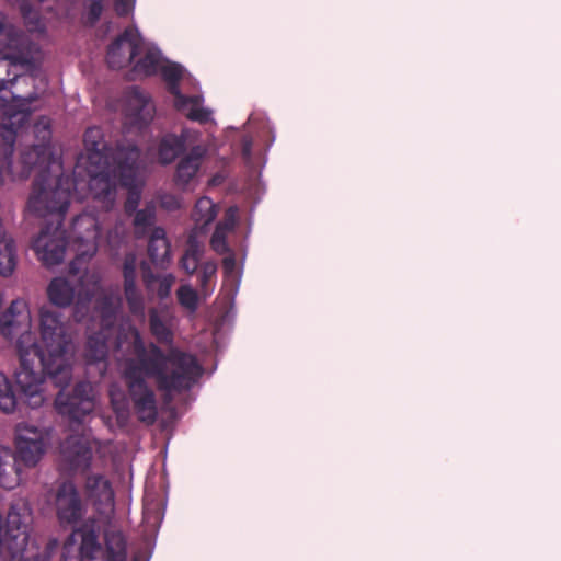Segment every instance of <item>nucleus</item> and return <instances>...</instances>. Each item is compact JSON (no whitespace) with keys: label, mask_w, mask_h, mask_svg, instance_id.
<instances>
[{"label":"nucleus","mask_w":561,"mask_h":561,"mask_svg":"<svg viewBox=\"0 0 561 561\" xmlns=\"http://www.w3.org/2000/svg\"><path fill=\"white\" fill-rule=\"evenodd\" d=\"M101 218L84 213L78 216L71 226L68 239L76 253L70 270L66 276L53 278L47 287L49 301L59 307L73 306L75 316L80 319L89 309L92 299L96 297L95 309L101 318L102 331L88 337L85 358L89 375L94 368L100 376L106 371L105 358L108 346L106 340L116 332L115 345L122 356L121 368L129 387L130 394L139 419L153 422L157 415L154 396L145 383V379L153 377L159 387L165 391H182L188 389L202 374L201 366L192 355L171 348L164 356L153 345L146 348L138 332L130 325L118 330L111 328L112 317L121 307V299L112 293L102 291L100 276L94 270L84 266L98 249Z\"/></svg>","instance_id":"f257e3e1"},{"label":"nucleus","mask_w":561,"mask_h":561,"mask_svg":"<svg viewBox=\"0 0 561 561\" xmlns=\"http://www.w3.org/2000/svg\"><path fill=\"white\" fill-rule=\"evenodd\" d=\"M20 366L14 379L20 399L30 408L42 407L48 396L45 376L61 391L56 409L61 415L81 421L94 409L95 392L91 382L78 383L72 392L64 388L72 379L76 347L57 311L48 307L39 310V337L25 332L16 339Z\"/></svg>","instance_id":"f03ea898"},{"label":"nucleus","mask_w":561,"mask_h":561,"mask_svg":"<svg viewBox=\"0 0 561 561\" xmlns=\"http://www.w3.org/2000/svg\"><path fill=\"white\" fill-rule=\"evenodd\" d=\"M39 59V49L19 34L14 26L0 14V99L3 102H9L12 94L8 91V85L12 84L13 79L20 77L15 71L16 67L32 66ZM35 98L36 94H31L27 98L12 94V104L4 111L7 118L0 126V140L3 142L4 154L11 152L16 131L26 119L24 102Z\"/></svg>","instance_id":"7ed1b4c3"},{"label":"nucleus","mask_w":561,"mask_h":561,"mask_svg":"<svg viewBox=\"0 0 561 561\" xmlns=\"http://www.w3.org/2000/svg\"><path fill=\"white\" fill-rule=\"evenodd\" d=\"M42 160H35L32 164H22L20 176H27L31 170L37 172L33 188L27 202V211L38 217L48 214H62L66 211L72 198V188L76 187L78 195L87 187L89 179L77 185L80 178L76 174L72 181L65 174V169L58 157H51L45 148L41 151Z\"/></svg>","instance_id":"20e7f679"},{"label":"nucleus","mask_w":561,"mask_h":561,"mask_svg":"<svg viewBox=\"0 0 561 561\" xmlns=\"http://www.w3.org/2000/svg\"><path fill=\"white\" fill-rule=\"evenodd\" d=\"M129 147L136 148L128 144L119 146L115 151H110L103 141L101 129L96 127L88 129L84 135V153L78 158L73 169V173L80 178L77 185L84 183L88 178L89 190L105 208H108L114 201L115 181L108 179V171L117 168L114 157L118 149Z\"/></svg>","instance_id":"39448f33"},{"label":"nucleus","mask_w":561,"mask_h":561,"mask_svg":"<svg viewBox=\"0 0 561 561\" xmlns=\"http://www.w3.org/2000/svg\"><path fill=\"white\" fill-rule=\"evenodd\" d=\"M135 57L129 67L133 78H144L161 73L174 96L173 103L175 108L191 119L208 121L210 112L202 106L201 98L198 95L186 96L176 85L179 81L185 80V71L180 65L163 59L160 50L144 37L141 48Z\"/></svg>","instance_id":"423d86ee"},{"label":"nucleus","mask_w":561,"mask_h":561,"mask_svg":"<svg viewBox=\"0 0 561 561\" xmlns=\"http://www.w3.org/2000/svg\"><path fill=\"white\" fill-rule=\"evenodd\" d=\"M2 523L0 515V561H45L33 546H28L31 511L25 500L11 504L4 534Z\"/></svg>","instance_id":"0eeeda50"},{"label":"nucleus","mask_w":561,"mask_h":561,"mask_svg":"<svg viewBox=\"0 0 561 561\" xmlns=\"http://www.w3.org/2000/svg\"><path fill=\"white\" fill-rule=\"evenodd\" d=\"M114 161L115 163H117V168L113 169L111 172L108 171V179L111 181H115L113 202H115L116 198V185L118 182L125 186H130L131 190L126 202V210L133 211L136 209L139 203V193L137 191L141 169L139 151L137 150V148L133 147H129L127 149L121 148L114 157ZM89 194L94 203V207H99L104 211L111 209L114 205V203H112V205L108 208H105L102 206V203L100 201L94 198L90 190Z\"/></svg>","instance_id":"6e6552de"},{"label":"nucleus","mask_w":561,"mask_h":561,"mask_svg":"<svg viewBox=\"0 0 561 561\" xmlns=\"http://www.w3.org/2000/svg\"><path fill=\"white\" fill-rule=\"evenodd\" d=\"M50 444V434L45 428L31 424H20L16 427L15 446L21 461L33 467L42 459Z\"/></svg>","instance_id":"1a4fd4ad"},{"label":"nucleus","mask_w":561,"mask_h":561,"mask_svg":"<svg viewBox=\"0 0 561 561\" xmlns=\"http://www.w3.org/2000/svg\"><path fill=\"white\" fill-rule=\"evenodd\" d=\"M124 126L129 129H141L149 125L156 113L150 95L138 89L128 90L122 101Z\"/></svg>","instance_id":"9d476101"},{"label":"nucleus","mask_w":561,"mask_h":561,"mask_svg":"<svg viewBox=\"0 0 561 561\" xmlns=\"http://www.w3.org/2000/svg\"><path fill=\"white\" fill-rule=\"evenodd\" d=\"M33 249L45 265L59 264L66 252V232L59 222L45 226L33 241Z\"/></svg>","instance_id":"9b49d317"},{"label":"nucleus","mask_w":561,"mask_h":561,"mask_svg":"<svg viewBox=\"0 0 561 561\" xmlns=\"http://www.w3.org/2000/svg\"><path fill=\"white\" fill-rule=\"evenodd\" d=\"M142 36L135 27H128L108 46L106 62L112 69L130 67L135 56L141 48Z\"/></svg>","instance_id":"f8f14e48"},{"label":"nucleus","mask_w":561,"mask_h":561,"mask_svg":"<svg viewBox=\"0 0 561 561\" xmlns=\"http://www.w3.org/2000/svg\"><path fill=\"white\" fill-rule=\"evenodd\" d=\"M95 448L96 442L90 435H71L61 445V462L69 470H84Z\"/></svg>","instance_id":"ddd939ff"},{"label":"nucleus","mask_w":561,"mask_h":561,"mask_svg":"<svg viewBox=\"0 0 561 561\" xmlns=\"http://www.w3.org/2000/svg\"><path fill=\"white\" fill-rule=\"evenodd\" d=\"M84 492L101 516H112L114 494L110 481L101 473L90 472L85 476Z\"/></svg>","instance_id":"4468645a"},{"label":"nucleus","mask_w":561,"mask_h":561,"mask_svg":"<svg viewBox=\"0 0 561 561\" xmlns=\"http://www.w3.org/2000/svg\"><path fill=\"white\" fill-rule=\"evenodd\" d=\"M55 506L59 522L68 525L78 522L84 511L79 494L70 482L59 485L55 496Z\"/></svg>","instance_id":"2eb2a0df"},{"label":"nucleus","mask_w":561,"mask_h":561,"mask_svg":"<svg viewBox=\"0 0 561 561\" xmlns=\"http://www.w3.org/2000/svg\"><path fill=\"white\" fill-rule=\"evenodd\" d=\"M21 481V470L16 457L9 448L0 449V485L5 489H13Z\"/></svg>","instance_id":"dca6fc26"},{"label":"nucleus","mask_w":561,"mask_h":561,"mask_svg":"<svg viewBox=\"0 0 561 561\" xmlns=\"http://www.w3.org/2000/svg\"><path fill=\"white\" fill-rule=\"evenodd\" d=\"M49 127L50 121L47 117H41L35 123L34 133L36 134V137L41 140V144L22 153V164H32L35 160H42L41 151L43 150V148H45L51 157H56L53 153L50 146L47 144V140L50 136Z\"/></svg>","instance_id":"f3484780"},{"label":"nucleus","mask_w":561,"mask_h":561,"mask_svg":"<svg viewBox=\"0 0 561 561\" xmlns=\"http://www.w3.org/2000/svg\"><path fill=\"white\" fill-rule=\"evenodd\" d=\"M9 312L10 320H8L1 327L2 334L8 337H13L14 335H18L19 339L21 334L28 332L27 330L21 328L19 320L16 319L18 316H21L25 321V329L28 328L30 314L27 311L26 302L22 299L13 300L10 306Z\"/></svg>","instance_id":"a211bd4d"},{"label":"nucleus","mask_w":561,"mask_h":561,"mask_svg":"<svg viewBox=\"0 0 561 561\" xmlns=\"http://www.w3.org/2000/svg\"><path fill=\"white\" fill-rule=\"evenodd\" d=\"M237 216L238 209L236 207H230L226 211L224 220L216 226L215 232L210 239V245L213 250L219 254L228 251L226 237L234 228Z\"/></svg>","instance_id":"6ab92c4d"},{"label":"nucleus","mask_w":561,"mask_h":561,"mask_svg":"<svg viewBox=\"0 0 561 561\" xmlns=\"http://www.w3.org/2000/svg\"><path fill=\"white\" fill-rule=\"evenodd\" d=\"M217 216V207L208 197L199 198L192 213V219L194 221V229L191 236L197 237L198 231L209 225Z\"/></svg>","instance_id":"aec40b11"},{"label":"nucleus","mask_w":561,"mask_h":561,"mask_svg":"<svg viewBox=\"0 0 561 561\" xmlns=\"http://www.w3.org/2000/svg\"><path fill=\"white\" fill-rule=\"evenodd\" d=\"M204 151L196 147L192 152L183 158L176 169V181L180 184H187L196 174L199 168V161Z\"/></svg>","instance_id":"412c9836"},{"label":"nucleus","mask_w":561,"mask_h":561,"mask_svg":"<svg viewBox=\"0 0 561 561\" xmlns=\"http://www.w3.org/2000/svg\"><path fill=\"white\" fill-rule=\"evenodd\" d=\"M172 316L171 312L163 308L152 310L150 313V329L152 334L161 342H168L170 337Z\"/></svg>","instance_id":"4be33fe9"},{"label":"nucleus","mask_w":561,"mask_h":561,"mask_svg":"<svg viewBox=\"0 0 561 561\" xmlns=\"http://www.w3.org/2000/svg\"><path fill=\"white\" fill-rule=\"evenodd\" d=\"M148 251L150 257L156 263H163L169 259L170 247L162 228H156L151 232Z\"/></svg>","instance_id":"5701e85b"},{"label":"nucleus","mask_w":561,"mask_h":561,"mask_svg":"<svg viewBox=\"0 0 561 561\" xmlns=\"http://www.w3.org/2000/svg\"><path fill=\"white\" fill-rule=\"evenodd\" d=\"M99 520H90L82 528V542L80 547L81 554L92 557L100 548L98 536L101 530L98 529Z\"/></svg>","instance_id":"b1692460"},{"label":"nucleus","mask_w":561,"mask_h":561,"mask_svg":"<svg viewBox=\"0 0 561 561\" xmlns=\"http://www.w3.org/2000/svg\"><path fill=\"white\" fill-rule=\"evenodd\" d=\"M184 148L183 141L173 135L164 136L158 149V160L163 164H168L174 160L179 152Z\"/></svg>","instance_id":"393cba45"},{"label":"nucleus","mask_w":561,"mask_h":561,"mask_svg":"<svg viewBox=\"0 0 561 561\" xmlns=\"http://www.w3.org/2000/svg\"><path fill=\"white\" fill-rule=\"evenodd\" d=\"M21 12L27 30L31 33L43 34L46 30V24L39 11L36 2H23Z\"/></svg>","instance_id":"a878e982"},{"label":"nucleus","mask_w":561,"mask_h":561,"mask_svg":"<svg viewBox=\"0 0 561 561\" xmlns=\"http://www.w3.org/2000/svg\"><path fill=\"white\" fill-rule=\"evenodd\" d=\"M201 253L202 245L198 243L197 237L190 236L187 250L181 261L185 272L191 274L196 271Z\"/></svg>","instance_id":"bb28decb"},{"label":"nucleus","mask_w":561,"mask_h":561,"mask_svg":"<svg viewBox=\"0 0 561 561\" xmlns=\"http://www.w3.org/2000/svg\"><path fill=\"white\" fill-rule=\"evenodd\" d=\"M16 397L8 377L0 373V410L11 413L15 410Z\"/></svg>","instance_id":"cd10ccee"},{"label":"nucleus","mask_w":561,"mask_h":561,"mask_svg":"<svg viewBox=\"0 0 561 561\" xmlns=\"http://www.w3.org/2000/svg\"><path fill=\"white\" fill-rule=\"evenodd\" d=\"M216 272H217V265L215 262L208 261L202 265L201 275H199L201 296L202 297L205 298L211 293V290L214 288V284H215L214 279L216 276Z\"/></svg>","instance_id":"c85d7f7f"},{"label":"nucleus","mask_w":561,"mask_h":561,"mask_svg":"<svg viewBox=\"0 0 561 561\" xmlns=\"http://www.w3.org/2000/svg\"><path fill=\"white\" fill-rule=\"evenodd\" d=\"M125 297L128 302L129 309L134 314H138L144 318V299L135 285V282L125 283Z\"/></svg>","instance_id":"c756f323"},{"label":"nucleus","mask_w":561,"mask_h":561,"mask_svg":"<svg viewBox=\"0 0 561 561\" xmlns=\"http://www.w3.org/2000/svg\"><path fill=\"white\" fill-rule=\"evenodd\" d=\"M110 398L118 421L124 422L128 415V404L124 393L116 386H112L110 389Z\"/></svg>","instance_id":"7c9ffc66"},{"label":"nucleus","mask_w":561,"mask_h":561,"mask_svg":"<svg viewBox=\"0 0 561 561\" xmlns=\"http://www.w3.org/2000/svg\"><path fill=\"white\" fill-rule=\"evenodd\" d=\"M178 299L190 311H194L199 304V295L190 285H182L179 288Z\"/></svg>","instance_id":"2f4dec72"},{"label":"nucleus","mask_w":561,"mask_h":561,"mask_svg":"<svg viewBox=\"0 0 561 561\" xmlns=\"http://www.w3.org/2000/svg\"><path fill=\"white\" fill-rule=\"evenodd\" d=\"M173 283L174 277L172 275H164L153 280H150L148 283V287L150 289H157L159 297L163 298L170 294Z\"/></svg>","instance_id":"473e14b6"},{"label":"nucleus","mask_w":561,"mask_h":561,"mask_svg":"<svg viewBox=\"0 0 561 561\" xmlns=\"http://www.w3.org/2000/svg\"><path fill=\"white\" fill-rule=\"evenodd\" d=\"M224 272L226 276V280L231 283V286H234L238 283L239 274L236 266V260L232 255H229L224 259Z\"/></svg>","instance_id":"72a5a7b5"},{"label":"nucleus","mask_w":561,"mask_h":561,"mask_svg":"<svg viewBox=\"0 0 561 561\" xmlns=\"http://www.w3.org/2000/svg\"><path fill=\"white\" fill-rule=\"evenodd\" d=\"M136 257L135 255H128L124 262V284L135 282L136 277Z\"/></svg>","instance_id":"f704fd0d"},{"label":"nucleus","mask_w":561,"mask_h":561,"mask_svg":"<svg viewBox=\"0 0 561 561\" xmlns=\"http://www.w3.org/2000/svg\"><path fill=\"white\" fill-rule=\"evenodd\" d=\"M103 11L102 2H90L88 11L84 14L85 23H94Z\"/></svg>","instance_id":"c9c22d12"},{"label":"nucleus","mask_w":561,"mask_h":561,"mask_svg":"<svg viewBox=\"0 0 561 561\" xmlns=\"http://www.w3.org/2000/svg\"><path fill=\"white\" fill-rule=\"evenodd\" d=\"M153 216L152 208H146L144 210H140L135 216V225L136 227H146L151 222Z\"/></svg>","instance_id":"e433bc0d"},{"label":"nucleus","mask_w":561,"mask_h":561,"mask_svg":"<svg viewBox=\"0 0 561 561\" xmlns=\"http://www.w3.org/2000/svg\"><path fill=\"white\" fill-rule=\"evenodd\" d=\"M115 12L118 15L125 16L134 11L133 2H115Z\"/></svg>","instance_id":"4c0bfd02"},{"label":"nucleus","mask_w":561,"mask_h":561,"mask_svg":"<svg viewBox=\"0 0 561 561\" xmlns=\"http://www.w3.org/2000/svg\"><path fill=\"white\" fill-rule=\"evenodd\" d=\"M5 170L11 171L12 173H16L18 175L21 172V171L13 170L9 162L0 159V184L3 183V175H4Z\"/></svg>","instance_id":"58836bf2"},{"label":"nucleus","mask_w":561,"mask_h":561,"mask_svg":"<svg viewBox=\"0 0 561 561\" xmlns=\"http://www.w3.org/2000/svg\"><path fill=\"white\" fill-rule=\"evenodd\" d=\"M34 80H35V76L34 75H27V76H23L22 77V81L25 82V83L33 82Z\"/></svg>","instance_id":"ea45409f"}]
</instances>
